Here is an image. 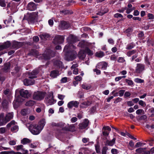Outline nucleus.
I'll list each match as a JSON object with an SVG mask.
<instances>
[{
    "mask_svg": "<svg viewBox=\"0 0 154 154\" xmlns=\"http://www.w3.org/2000/svg\"><path fill=\"white\" fill-rule=\"evenodd\" d=\"M79 102L76 101H72L69 102L67 105V106L69 109H72V107H78Z\"/></svg>",
    "mask_w": 154,
    "mask_h": 154,
    "instance_id": "6e6552de",
    "label": "nucleus"
},
{
    "mask_svg": "<svg viewBox=\"0 0 154 154\" xmlns=\"http://www.w3.org/2000/svg\"><path fill=\"white\" fill-rule=\"evenodd\" d=\"M81 86L83 88L86 90H89L91 88V86L90 85L86 84H82Z\"/></svg>",
    "mask_w": 154,
    "mask_h": 154,
    "instance_id": "473e14b6",
    "label": "nucleus"
},
{
    "mask_svg": "<svg viewBox=\"0 0 154 154\" xmlns=\"http://www.w3.org/2000/svg\"><path fill=\"white\" fill-rule=\"evenodd\" d=\"M65 95H62L61 94H58V98L60 100H63L65 97Z\"/></svg>",
    "mask_w": 154,
    "mask_h": 154,
    "instance_id": "13d9d810",
    "label": "nucleus"
},
{
    "mask_svg": "<svg viewBox=\"0 0 154 154\" xmlns=\"http://www.w3.org/2000/svg\"><path fill=\"white\" fill-rule=\"evenodd\" d=\"M69 130L70 131H73L75 130V125H69Z\"/></svg>",
    "mask_w": 154,
    "mask_h": 154,
    "instance_id": "680f3d73",
    "label": "nucleus"
},
{
    "mask_svg": "<svg viewBox=\"0 0 154 154\" xmlns=\"http://www.w3.org/2000/svg\"><path fill=\"white\" fill-rule=\"evenodd\" d=\"M45 123V120L42 119L38 125L32 124L28 126V128L30 131L33 134L37 135L40 133L43 129Z\"/></svg>",
    "mask_w": 154,
    "mask_h": 154,
    "instance_id": "f257e3e1",
    "label": "nucleus"
},
{
    "mask_svg": "<svg viewBox=\"0 0 154 154\" xmlns=\"http://www.w3.org/2000/svg\"><path fill=\"white\" fill-rule=\"evenodd\" d=\"M13 112H10L8 113L6 116L5 120L6 122H8L9 120L13 118Z\"/></svg>",
    "mask_w": 154,
    "mask_h": 154,
    "instance_id": "6ab92c4d",
    "label": "nucleus"
},
{
    "mask_svg": "<svg viewBox=\"0 0 154 154\" xmlns=\"http://www.w3.org/2000/svg\"><path fill=\"white\" fill-rule=\"evenodd\" d=\"M60 12L62 14H69V11L68 10H64L60 11Z\"/></svg>",
    "mask_w": 154,
    "mask_h": 154,
    "instance_id": "a18cd8bd",
    "label": "nucleus"
},
{
    "mask_svg": "<svg viewBox=\"0 0 154 154\" xmlns=\"http://www.w3.org/2000/svg\"><path fill=\"white\" fill-rule=\"evenodd\" d=\"M147 43L148 45L149 46H150V45L153 46L154 45V42L149 38L148 39V40L147 41Z\"/></svg>",
    "mask_w": 154,
    "mask_h": 154,
    "instance_id": "c03bdc74",
    "label": "nucleus"
},
{
    "mask_svg": "<svg viewBox=\"0 0 154 154\" xmlns=\"http://www.w3.org/2000/svg\"><path fill=\"white\" fill-rule=\"evenodd\" d=\"M125 91L123 90H122L119 91V94L120 96L122 97L123 96L124 94V93Z\"/></svg>",
    "mask_w": 154,
    "mask_h": 154,
    "instance_id": "69168bd1",
    "label": "nucleus"
},
{
    "mask_svg": "<svg viewBox=\"0 0 154 154\" xmlns=\"http://www.w3.org/2000/svg\"><path fill=\"white\" fill-rule=\"evenodd\" d=\"M45 94V92L38 91L34 93L32 98L35 100L40 101L44 98Z\"/></svg>",
    "mask_w": 154,
    "mask_h": 154,
    "instance_id": "f03ea898",
    "label": "nucleus"
},
{
    "mask_svg": "<svg viewBox=\"0 0 154 154\" xmlns=\"http://www.w3.org/2000/svg\"><path fill=\"white\" fill-rule=\"evenodd\" d=\"M5 132V129L4 128L2 127L0 128V134H3Z\"/></svg>",
    "mask_w": 154,
    "mask_h": 154,
    "instance_id": "e2e57ef3",
    "label": "nucleus"
},
{
    "mask_svg": "<svg viewBox=\"0 0 154 154\" xmlns=\"http://www.w3.org/2000/svg\"><path fill=\"white\" fill-rule=\"evenodd\" d=\"M86 54L83 50H81L78 54L79 58L81 60H83L85 57Z\"/></svg>",
    "mask_w": 154,
    "mask_h": 154,
    "instance_id": "aec40b11",
    "label": "nucleus"
},
{
    "mask_svg": "<svg viewBox=\"0 0 154 154\" xmlns=\"http://www.w3.org/2000/svg\"><path fill=\"white\" fill-rule=\"evenodd\" d=\"M11 45V43L9 41H7L3 45H0V51L9 48Z\"/></svg>",
    "mask_w": 154,
    "mask_h": 154,
    "instance_id": "2eb2a0df",
    "label": "nucleus"
},
{
    "mask_svg": "<svg viewBox=\"0 0 154 154\" xmlns=\"http://www.w3.org/2000/svg\"><path fill=\"white\" fill-rule=\"evenodd\" d=\"M21 113L22 115L25 116L28 114V112L27 109H24L21 110Z\"/></svg>",
    "mask_w": 154,
    "mask_h": 154,
    "instance_id": "ea45409f",
    "label": "nucleus"
},
{
    "mask_svg": "<svg viewBox=\"0 0 154 154\" xmlns=\"http://www.w3.org/2000/svg\"><path fill=\"white\" fill-rule=\"evenodd\" d=\"M64 40V38L63 36H56L53 41V43L55 44H60L62 43Z\"/></svg>",
    "mask_w": 154,
    "mask_h": 154,
    "instance_id": "423d86ee",
    "label": "nucleus"
},
{
    "mask_svg": "<svg viewBox=\"0 0 154 154\" xmlns=\"http://www.w3.org/2000/svg\"><path fill=\"white\" fill-rule=\"evenodd\" d=\"M24 100V99L22 98L20 96H18L16 99V100L19 102H22Z\"/></svg>",
    "mask_w": 154,
    "mask_h": 154,
    "instance_id": "49530a36",
    "label": "nucleus"
},
{
    "mask_svg": "<svg viewBox=\"0 0 154 154\" xmlns=\"http://www.w3.org/2000/svg\"><path fill=\"white\" fill-rule=\"evenodd\" d=\"M76 53L74 51H73L71 52H69L67 55H68V60H72L75 57Z\"/></svg>",
    "mask_w": 154,
    "mask_h": 154,
    "instance_id": "f3484780",
    "label": "nucleus"
},
{
    "mask_svg": "<svg viewBox=\"0 0 154 154\" xmlns=\"http://www.w3.org/2000/svg\"><path fill=\"white\" fill-rule=\"evenodd\" d=\"M117 61L119 63H123L125 61V60L123 57H119Z\"/></svg>",
    "mask_w": 154,
    "mask_h": 154,
    "instance_id": "6e6d98bb",
    "label": "nucleus"
},
{
    "mask_svg": "<svg viewBox=\"0 0 154 154\" xmlns=\"http://www.w3.org/2000/svg\"><path fill=\"white\" fill-rule=\"evenodd\" d=\"M91 104V102L89 101H85L83 102L81 106V107L85 108L89 106Z\"/></svg>",
    "mask_w": 154,
    "mask_h": 154,
    "instance_id": "c85d7f7f",
    "label": "nucleus"
},
{
    "mask_svg": "<svg viewBox=\"0 0 154 154\" xmlns=\"http://www.w3.org/2000/svg\"><path fill=\"white\" fill-rule=\"evenodd\" d=\"M139 104L143 107H145L146 106L145 103L142 100H140L139 101Z\"/></svg>",
    "mask_w": 154,
    "mask_h": 154,
    "instance_id": "3c124183",
    "label": "nucleus"
},
{
    "mask_svg": "<svg viewBox=\"0 0 154 154\" xmlns=\"http://www.w3.org/2000/svg\"><path fill=\"white\" fill-rule=\"evenodd\" d=\"M59 74V71L57 70H54L51 72L50 76L54 78L56 77Z\"/></svg>",
    "mask_w": 154,
    "mask_h": 154,
    "instance_id": "412c9836",
    "label": "nucleus"
},
{
    "mask_svg": "<svg viewBox=\"0 0 154 154\" xmlns=\"http://www.w3.org/2000/svg\"><path fill=\"white\" fill-rule=\"evenodd\" d=\"M68 23L65 21H61L59 26V29L61 30H64L68 29L69 27Z\"/></svg>",
    "mask_w": 154,
    "mask_h": 154,
    "instance_id": "1a4fd4ad",
    "label": "nucleus"
},
{
    "mask_svg": "<svg viewBox=\"0 0 154 154\" xmlns=\"http://www.w3.org/2000/svg\"><path fill=\"white\" fill-rule=\"evenodd\" d=\"M145 66L144 64L142 63H137L136 64L135 68V72L137 73L140 74L144 70Z\"/></svg>",
    "mask_w": 154,
    "mask_h": 154,
    "instance_id": "20e7f679",
    "label": "nucleus"
},
{
    "mask_svg": "<svg viewBox=\"0 0 154 154\" xmlns=\"http://www.w3.org/2000/svg\"><path fill=\"white\" fill-rule=\"evenodd\" d=\"M10 63L9 62H8L4 64L3 70L5 72H8L10 69Z\"/></svg>",
    "mask_w": 154,
    "mask_h": 154,
    "instance_id": "a878e982",
    "label": "nucleus"
},
{
    "mask_svg": "<svg viewBox=\"0 0 154 154\" xmlns=\"http://www.w3.org/2000/svg\"><path fill=\"white\" fill-rule=\"evenodd\" d=\"M126 82L128 84V85H133V82L131 80H128L127 79H125Z\"/></svg>",
    "mask_w": 154,
    "mask_h": 154,
    "instance_id": "5fc2aeb1",
    "label": "nucleus"
},
{
    "mask_svg": "<svg viewBox=\"0 0 154 154\" xmlns=\"http://www.w3.org/2000/svg\"><path fill=\"white\" fill-rule=\"evenodd\" d=\"M2 105L4 109H7L8 107V102L5 99L3 100L2 102Z\"/></svg>",
    "mask_w": 154,
    "mask_h": 154,
    "instance_id": "7c9ffc66",
    "label": "nucleus"
},
{
    "mask_svg": "<svg viewBox=\"0 0 154 154\" xmlns=\"http://www.w3.org/2000/svg\"><path fill=\"white\" fill-rule=\"evenodd\" d=\"M149 111L150 112H151L152 114H151V116L152 117L154 116V108H152L150 109H149Z\"/></svg>",
    "mask_w": 154,
    "mask_h": 154,
    "instance_id": "bf43d9fd",
    "label": "nucleus"
},
{
    "mask_svg": "<svg viewBox=\"0 0 154 154\" xmlns=\"http://www.w3.org/2000/svg\"><path fill=\"white\" fill-rule=\"evenodd\" d=\"M35 81L33 79L29 80L27 79H25L23 81L24 84L26 86L32 85L34 84Z\"/></svg>",
    "mask_w": 154,
    "mask_h": 154,
    "instance_id": "dca6fc26",
    "label": "nucleus"
},
{
    "mask_svg": "<svg viewBox=\"0 0 154 154\" xmlns=\"http://www.w3.org/2000/svg\"><path fill=\"white\" fill-rule=\"evenodd\" d=\"M46 54H44L42 55V58L45 60L50 59L54 55V52L50 50H48Z\"/></svg>",
    "mask_w": 154,
    "mask_h": 154,
    "instance_id": "39448f33",
    "label": "nucleus"
},
{
    "mask_svg": "<svg viewBox=\"0 0 154 154\" xmlns=\"http://www.w3.org/2000/svg\"><path fill=\"white\" fill-rule=\"evenodd\" d=\"M102 130H108L110 131L111 130V128L108 126H104L102 129Z\"/></svg>",
    "mask_w": 154,
    "mask_h": 154,
    "instance_id": "4d7b16f0",
    "label": "nucleus"
},
{
    "mask_svg": "<svg viewBox=\"0 0 154 154\" xmlns=\"http://www.w3.org/2000/svg\"><path fill=\"white\" fill-rule=\"evenodd\" d=\"M134 81L135 82L137 83H143L144 82L143 80L138 78L135 79Z\"/></svg>",
    "mask_w": 154,
    "mask_h": 154,
    "instance_id": "37998d69",
    "label": "nucleus"
},
{
    "mask_svg": "<svg viewBox=\"0 0 154 154\" xmlns=\"http://www.w3.org/2000/svg\"><path fill=\"white\" fill-rule=\"evenodd\" d=\"M108 148L106 147H104L102 149V154H106V151L107 150Z\"/></svg>",
    "mask_w": 154,
    "mask_h": 154,
    "instance_id": "864d4df0",
    "label": "nucleus"
},
{
    "mask_svg": "<svg viewBox=\"0 0 154 154\" xmlns=\"http://www.w3.org/2000/svg\"><path fill=\"white\" fill-rule=\"evenodd\" d=\"M23 146L22 145H19L15 146V149L17 150H24L23 149Z\"/></svg>",
    "mask_w": 154,
    "mask_h": 154,
    "instance_id": "4c0bfd02",
    "label": "nucleus"
},
{
    "mask_svg": "<svg viewBox=\"0 0 154 154\" xmlns=\"http://www.w3.org/2000/svg\"><path fill=\"white\" fill-rule=\"evenodd\" d=\"M145 149H146L145 148H140L136 149V151L137 153H143L144 152V150Z\"/></svg>",
    "mask_w": 154,
    "mask_h": 154,
    "instance_id": "58836bf2",
    "label": "nucleus"
},
{
    "mask_svg": "<svg viewBox=\"0 0 154 154\" xmlns=\"http://www.w3.org/2000/svg\"><path fill=\"white\" fill-rule=\"evenodd\" d=\"M147 116L146 115H143L140 116H139L137 117L136 119L137 121H140L141 120H145L147 119Z\"/></svg>",
    "mask_w": 154,
    "mask_h": 154,
    "instance_id": "2f4dec72",
    "label": "nucleus"
},
{
    "mask_svg": "<svg viewBox=\"0 0 154 154\" xmlns=\"http://www.w3.org/2000/svg\"><path fill=\"white\" fill-rule=\"evenodd\" d=\"M75 79L76 81H80L81 80L82 78L80 76H77L75 78Z\"/></svg>",
    "mask_w": 154,
    "mask_h": 154,
    "instance_id": "0e129e2a",
    "label": "nucleus"
},
{
    "mask_svg": "<svg viewBox=\"0 0 154 154\" xmlns=\"http://www.w3.org/2000/svg\"><path fill=\"white\" fill-rule=\"evenodd\" d=\"M31 142V140L26 138H23L21 141L22 144L23 145H25L28 143H29Z\"/></svg>",
    "mask_w": 154,
    "mask_h": 154,
    "instance_id": "bb28decb",
    "label": "nucleus"
},
{
    "mask_svg": "<svg viewBox=\"0 0 154 154\" xmlns=\"http://www.w3.org/2000/svg\"><path fill=\"white\" fill-rule=\"evenodd\" d=\"M101 66V69H106L107 66V64L105 62H102L99 63L97 65L96 67L97 68L100 69V67Z\"/></svg>",
    "mask_w": 154,
    "mask_h": 154,
    "instance_id": "4468645a",
    "label": "nucleus"
},
{
    "mask_svg": "<svg viewBox=\"0 0 154 154\" xmlns=\"http://www.w3.org/2000/svg\"><path fill=\"white\" fill-rule=\"evenodd\" d=\"M0 5L3 7L6 6V5L4 0H0Z\"/></svg>",
    "mask_w": 154,
    "mask_h": 154,
    "instance_id": "de8ad7c7",
    "label": "nucleus"
},
{
    "mask_svg": "<svg viewBox=\"0 0 154 154\" xmlns=\"http://www.w3.org/2000/svg\"><path fill=\"white\" fill-rule=\"evenodd\" d=\"M75 46L72 44H69V45H66L64 47V51H66L67 50H69L72 48L74 49Z\"/></svg>",
    "mask_w": 154,
    "mask_h": 154,
    "instance_id": "cd10ccee",
    "label": "nucleus"
},
{
    "mask_svg": "<svg viewBox=\"0 0 154 154\" xmlns=\"http://www.w3.org/2000/svg\"><path fill=\"white\" fill-rule=\"evenodd\" d=\"M138 53L136 51V53L134 54V55H133L132 57L131 61H133V60L136 59L138 56Z\"/></svg>",
    "mask_w": 154,
    "mask_h": 154,
    "instance_id": "052dcab7",
    "label": "nucleus"
},
{
    "mask_svg": "<svg viewBox=\"0 0 154 154\" xmlns=\"http://www.w3.org/2000/svg\"><path fill=\"white\" fill-rule=\"evenodd\" d=\"M136 113L137 115H139L142 113H144V110L142 109H139L137 110L136 111Z\"/></svg>",
    "mask_w": 154,
    "mask_h": 154,
    "instance_id": "8fccbe9b",
    "label": "nucleus"
},
{
    "mask_svg": "<svg viewBox=\"0 0 154 154\" xmlns=\"http://www.w3.org/2000/svg\"><path fill=\"white\" fill-rule=\"evenodd\" d=\"M18 126L17 125H15L13 126L11 128V130L14 132H16L18 131Z\"/></svg>",
    "mask_w": 154,
    "mask_h": 154,
    "instance_id": "e433bc0d",
    "label": "nucleus"
},
{
    "mask_svg": "<svg viewBox=\"0 0 154 154\" xmlns=\"http://www.w3.org/2000/svg\"><path fill=\"white\" fill-rule=\"evenodd\" d=\"M114 17H115L118 18V17H123V16L121 14L117 13L116 14L114 15Z\"/></svg>",
    "mask_w": 154,
    "mask_h": 154,
    "instance_id": "338daca9",
    "label": "nucleus"
},
{
    "mask_svg": "<svg viewBox=\"0 0 154 154\" xmlns=\"http://www.w3.org/2000/svg\"><path fill=\"white\" fill-rule=\"evenodd\" d=\"M16 140H11L8 142L9 144L13 146L16 144Z\"/></svg>",
    "mask_w": 154,
    "mask_h": 154,
    "instance_id": "09e8293b",
    "label": "nucleus"
},
{
    "mask_svg": "<svg viewBox=\"0 0 154 154\" xmlns=\"http://www.w3.org/2000/svg\"><path fill=\"white\" fill-rule=\"evenodd\" d=\"M49 35L46 33H44L39 35V37L40 38L44 40L47 39L49 38Z\"/></svg>",
    "mask_w": 154,
    "mask_h": 154,
    "instance_id": "393cba45",
    "label": "nucleus"
},
{
    "mask_svg": "<svg viewBox=\"0 0 154 154\" xmlns=\"http://www.w3.org/2000/svg\"><path fill=\"white\" fill-rule=\"evenodd\" d=\"M89 122L88 119H85L79 125V129H83L85 128L88 125Z\"/></svg>",
    "mask_w": 154,
    "mask_h": 154,
    "instance_id": "9d476101",
    "label": "nucleus"
},
{
    "mask_svg": "<svg viewBox=\"0 0 154 154\" xmlns=\"http://www.w3.org/2000/svg\"><path fill=\"white\" fill-rule=\"evenodd\" d=\"M136 50H133L129 51L127 53V55L128 57H130L136 53Z\"/></svg>",
    "mask_w": 154,
    "mask_h": 154,
    "instance_id": "c9c22d12",
    "label": "nucleus"
},
{
    "mask_svg": "<svg viewBox=\"0 0 154 154\" xmlns=\"http://www.w3.org/2000/svg\"><path fill=\"white\" fill-rule=\"evenodd\" d=\"M37 12H33L29 14L28 17V20L31 23H33L36 20L38 17Z\"/></svg>",
    "mask_w": 154,
    "mask_h": 154,
    "instance_id": "0eeeda50",
    "label": "nucleus"
},
{
    "mask_svg": "<svg viewBox=\"0 0 154 154\" xmlns=\"http://www.w3.org/2000/svg\"><path fill=\"white\" fill-rule=\"evenodd\" d=\"M145 144V143H143L139 142L135 144V146L136 147H138L142 146L143 145H144Z\"/></svg>",
    "mask_w": 154,
    "mask_h": 154,
    "instance_id": "603ef678",
    "label": "nucleus"
},
{
    "mask_svg": "<svg viewBox=\"0 0 154 154\" xmlns=\"http://www.w3.org/2000/svg\"><path fill=\"white\" fill-rule=\"evenodd\" d=\"M16 123V122L12 120L7 125V128H9L11 126L14 125Z\"/></svg>",
    "mask_w": 154,
    "mask_h": 154,
    "instance_id": "a19ab883",
    "label": "nucleus"
},
{
    "mask_svg": "<svg viewBox=\"0 0 154 154\" xmlns=\"http://www.w3.org/2000/svg\"><path fill=\"white\" fill-rule=\"evenodd\" d=\"M104 53L103 52L100 51L96 53V56L99 57H102L104 56Z\"/></svg>",
    "mask_w": 154,
    "mask_h": 154,
    "instance_id": "f704fd0d",
    "label": "nucleus"
},
{
    "mask_svg": "<svg viewBox=\"0 0 154 154\" xmlns=\"http://www.w3.org/2000/svg\"><path fill=\"white\" fill-rule=\"evenodd\" d=\"M20 93L21 96L25 98H28L29 96L28 91L23 89L20 90Z\"/></svg>",
    "mask_w": 154,
    "mask_h": 154,
    "instance_id": "9b49d317",
    "label": "nucleus"
},
{
    "mask_svg": "<svg viewBox=\"0 0 154 154\" xmlns=\"http://www.w3.org/2000/svg\"><path fill=\"white\" fill-rule=\"evenodd\" d=\"M115 138H113L112 140L111 141L107 140L106 142L105 145L106 146H112L115 143Z\"/></svg>",
    "mask_w": 154,
    "mask_h": 154,
    "instance_id": "5701e85b",
    "label": "nucleus"
},
{
    "mask_svg": "<svg viewBox=\"0 0 154 154\" xmlns=\"http://www.w3.org/2000/svg\"><path fill=\"white\" fill-rule=\"evenodd\" d=\"M22 44V43L20 42L15 41L13 42L12 47L14 48H18L21 46Z\"/></svg>",
    "mask_w": 154,
    "mask_h": 154,
    "instance_id": "4be33fe9",
    "label": "nucleus"
},
{
    "mask_svg": "<svg viewBox=\"0 0 154 154\" xmlns=\"http://www.w3.org/2000/svg\"><path fill=\"white\" fill-rule=\"evenodd\" d=\"M38 69H35L31 72L28 73L29 78L33 79L36 77V75L38 72Z\"/></svg>",
    "mask_w": 154,
    "mask_h": 154,
    "instance_id": "ddd939ff",
    "label": "nucleus"
},
{
    "mask_svg": "<svg viewBox=\"0 0 154 154\" xmlns=\"http://www.w3.org/2000/svg\"><path fill=\"white\" fill-rule=\"evenodd\" d=\"M60 127L62 128V129L64 130L69 131V125L64 123H61L60 125Z\"/></svg>",
    "mask_w": 154,
    "mask_h": 154,
    "instance_id": "b1692460",
    "label": "nucleus"
},
{
    "mask_svg": "<svg viewBox=\"0 0 154 154\" xmlns=\"http://www.w3.org/2000/svg\"><path fill=\"white\" fill-rule=\"evenodd\" d=\"M35 103V101L32 100H29L26 102V105L27 106H32Z\"/></svg>",
    "mask_w": 154,
    "mask_h": 154,
    "instance_id": "72a5a7b5",
    "label": "nucleus"
},
{
    "mask_svg": "<svg viewBox=\"0 0 154 154\" xmlns=\"http://www.w3.org/2000/svg\"><path fill=\"white\" fill-rule=\"evenodd\" d=\"M36 5L34 3L31 2L28 3L27 5V9L30 11H34L36 8Z\"/></svg>",
    "mask_w": 154,
    "mask_h": 154,
    "instance_id": "f8f14e48",
    "label": "nucleus"
},
{
    "mask_svg": "<svg viewBox=\"0 0 154 154\" xmlns=\"http://www.w3.org/2000/svg\"><path fill=\"white\" fill-rule=\"evenodd\" d=\"M84 51L85 53H87L88 55H91L93 54L92 51L88 48H86L85 49Z\"/></svg>",
    "mask_w": 154,
    "mask_h": 154,
    "instance_id": "79ce46f5",
    "label": "nucleus"
},
{
    "mask_svg": "<svg viewBox=\"0 0 154 154\" xmlns=\"http://www.w3.org/2000/svg\"><path fill=\"white\" fill-rule=\"evenodd\" d=\"M48 23L51 26H52L54 24L53 20L52 19H50L48 21Z\"/></svg>",
    "mask_w": 154,
    "mask_h": 154,
    "instance_id": "774afa93",
    "label": "nucleus"
},
{
    "mask_svg": "<svg viewBox=\"0 0 154 154\" xmlns=\"http://www.w3.org/2000/svg\"><path fill=\"white\" fill-rule=\"evenodd\" d=\"M46 103L48 105H51L54 104L56 102V100L54 98L53 93L49 94L47 97L45 98Z\"/></svg>",
    "mask_w": 154,
    "mask_h": 154,
    "instance_id": "7ed1b4c3",
    "label": "nucleus"
},
{
    "mask_svg": "<svg viewBox=\"0 0 154 154\" xmlns=\"http://www.w3.org/2000/svg\"><path fill=\"white\" fill-rule=\"evenodd\" d=\"M68 40L70 42H75L78 41L76 37L72 35H69L68 38Z\"/></svg>",
    "mask_w": 154,
    "mask_h": 154,
    "instance_id": "a211bd4d",
    "label": "nucleus"
},
{
    "mask_svg": "<svg viewBox=\"0 0 154 154\" xmlns=\"http://www.w3.org/2000/svg\"><path fill=\"white\" fill-rule=\"evenodd\" d=\"M54 65L59 68L62 67V63L59 60H56L54 62Z\"/></svg>",
    "mask_w": 154,
    "mask_h": 154,
    "instance_id": "c756f323",
    "label": "nucleus"
}]
</instances>
